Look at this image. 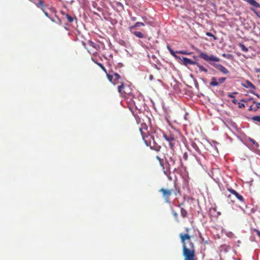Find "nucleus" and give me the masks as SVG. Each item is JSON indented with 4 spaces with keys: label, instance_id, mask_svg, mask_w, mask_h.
<instances>
[{
    "label": "nucleus",
    "instance_id": "864d4df0",
    "mask_svg": "<svg viewBox=\"0 0 260 260\" xmlns=\"http://www.w3.org/2000/svg\"><path fill=\"white\" fill-rule=\"evenodd\" d=\"M189 245H190V248L191 247H192V248L193 247V244L192 242H190Z\"/></svg>",
    "mask_w": 260,
    "mask_h": 260
},
{
    "label": "nucleus",
    "instance_id": "6e6d98bb",
    "mask_svg": "<svg viewBox=\"0 0 260 260\" xmlns=\"http://www.w3.org/2000/svg\"><path fill=\"white\" fill-rule=\"evenodd\" d=\"M256 148H258L259 147V144L256 142L255 143V144H254Z\"/></svg>",
    "mask_w": 260,
    "mask_h": 260
},
{
    "label": "nucleus",
    "instance_id": "c85d7f7f",
    "mask_svg": "<svg viewBox=\"0 0 260 260\" xmlns=\"http://www.w3.org/2000/svg\"><path fill=\"white\" fill-rule=\"evenodd\" d=\"M170 53H171V54L172 55H173L174 57H175L176 58H179V59H180V57H179V56L177 55L176 54V53H177L176 52H175L174 51V50L173 49H171L170 51Z\"/></svg>",
    "mask_w": 260,
    "mask_h": 260
},
{
    "label": "nucleus",
    "instance_id": "4468645a",
    "mask_svg": "<svg viewBox=\"0 0 260 260\" xmlns=\"http://www.w3.org/2000/svg\"><path fill=\"white\" fill-rule=\"evenodd\" d=\"M211 82H210V85L212 86H217L219 85V83L218 81H217L216 78L215 77H213L211 79Z\"/></svg>",
    "mask_w": 260,
    "mask_h": 260
},
{
    "label": "nucleus",
    "instance_id": "4c0bfd02",
    "mask_svg": "<svg viewBox=\"0 0 260 260\" xmlns=\"http://www.w3.org/2000/svg\"><path fill=\"white\" fill-rule=\"evenodd\" d=\"M248 140L251 142L252 143V144L253 145H254L255 144V143H256V142L253 139L251 138H248Z\"/></svg>",
    "mask_w": 260,
    "mask_h": 260
},
{
    "label": "nucleus",
    "instance_id": "c03bdc74",
    "mask_svg": "<svg viewBox=\"0 0 260 260\" xmlns=\"http://www.w3.org/2000/svg\"><path fill=\"white\" fill-rule=\"evenodd\" d=\"M149 80H150V81L153 80V79H154L153 76V75H149Z\"/></svg>",
    "mask_w": 260,
    "mask_h": 260
},
{
    "label": "nucleus",
    "instance_id": "473e14b6",
    "mask_svg": "<svg viewBox=\"0 0 260 260\" xmlns=\"http://www.w3.org/2000/svg\"><path fill=\"white\" fill-rule=\"evenodd\" d=\"M156 158L157 160H158L159 161L160 166L161 167H163V164H162V160L161 159V158L158 156H156Z\"/></svg>",
    "mask_w": 260,
    "mask_h": 260
},
{
    "label": "nucleus",
    "instance_id": "20e7f679",
    "mask_svg": "<svg viewBox=\"0 0 260 260\" xmlns=\"http://www.w3.org/2000/svg\"><path fill=\"white\" fill-rule=\"evenodd\" d=\"M50 19L56 24L61 23V20L56 15V11L53 8L50 7Z\"/></svg>",
    "mask_w": 260,
    "mask_h": 260
},
{
    "label": "nucleus",
    "instance_id": "7c9ffc66",
    "mask_svg": "<svg viewBox=\"0 0 260 260\" xmlns=\"http://www.w3.org/2000/svg\"><path fill=\"white\" fill-rule=\"evenodd\" d=\"M225 80H226V78L221 77V78H219L218 79V82L219 84H221V83H223Z\"/></svg>",
    "mask_w": 260,
    "mask_h": 260
},
{
    "label": "nucleus",
    "instance_id": "bb28decb",
    "mask_svg": "<svg viewBox=\"0 0 260 260\" xmlns=\"http://www.w3.org/2000/svg\"><path fill=\"white\" fill-rule=\"evenodd\" d=\"M170 53H171V54L172 55H173L174 57H175L176 58H179V59H180V57H179V56L177 55L176 54V53H177L176 52H175L174 51V50L173 49H171L170 51Z\"/></svg>",
    "mask_w": 260,
    "mask_h": 260
},
{
    "label": "nucleus",
    "instance_id": "aec40b11",
    "mask_svg": "<svg viewBox=\"0 0 260 260\" xmlns=\"http://www.w3.org/2000/svg\"><path fill=\"white\" fill-rule=\"evenodd\" d=\"M162 168H163V171H164V174L168 177V178H169L170 180H172L171 177H170V169H169L168 167L167 169H166V170H165V168L164 167V166L162 167Z\"/></svg>",
    "mask_w": 260,
    "mask_h": 260
},
{
    "label": "nucleus",
    "instance_id": "7ed1b4c3",
    "mask_svg": "<svg viewBox=\"0 0 260 260\" xmlns=\"http://www.w3.org/2000/svg\"><path fill=\"white\" fill-rule=\"evenodd\" d=\"M183 255L184 260H194V250L187 247L186 245H183Z\"/></svg>",
    "mask_w": 260,
    "mask_h": 260
},
{
    "label": "nucleus",
    "instance_id": "de8ad7c7",
    "mask_svg": "<svg viewBox=\"0 0 260 260\" xmlns=\"http://www.w3.org/2000/svg\"><path fill=\"white\" fill-rule=\"evenodd\" d=\"M250 92H251V93H252V94H253L255 95L257 97L259 98V94H258L256 93L255 92H254V91H251Z\"/></svg>",
    "mask_w": 260,
    "mask_h": 260
},
{
    "label": "nucleus",
    "instance_id": "ea45409f",
    "mask_svg": "<svg viewBox=\"0 0 260 260\" xmlns=\"http://www.w3.org/2000/svg\"><path fill=\"white\" fill-rule=\"evenodd\" d=\"M249 111H257V109L256 108H252V106H250L249 109H248Z\"/></svg>",
    "mask_w": 260,
    "mask_h": 260
},
{
    "label": "nucleus",
    "instance_id": "0eeeda50",
    "mask_svg": "<svg viewBox=\"0 0 260 260\" xmlns=\"http://www.w3.org/2000/svg\"><path fill=\"white\" fill-rule=\"evenodd\" d=\"M32 2L38 8H40L42 9L46 16L49 17L48 12L45 11L46 6L44 5L43 1L34 0Z\"/></svg>",
    "mask_w": 260,
    "mask_h": 260
},
{
    "label": "nucleus",
    "instance_id": "052dcab7",
    "mask_svg": "<svg viewBox=\"0 0 260 260\" xmlns=\"http://www.w3.org/2000/svg\"><path fill=\"white\" fill-rule=\"evenodd\" d=\"M186 117H187V114H186L185 115L184 117V119H187V118H186Z\"/></svg>",
    "mask_w": 260,
    "mask_h": 260
},
{
    "label": "nucleus",
    "instance_id": "1a4fd4ad",
    "mask_svg": "<svg viewBox=\"0 0 260 260\" xmlns=\"http://www.w3.org/2000/svg\"><path fill=\"white\" fill-rule=\"evenodd\" d=\"M228 190L231 193L234 194L239 200L240 201H244L243 197L241 195L239 194L236 190L232 188L229 189Z\"/></svg>",
    "mask_w": 260,
    "mask_h": 260
},
{
    "label": "nucleus",
    "instance_id": "6ab92c4d",
    "mask_svg": "<svg viewBox=\"0 0 260 260\" xmlns=\"http://www.w3.org/2000/svg\"><path fill=\"white\" fill-rule=\"evenodd\" d=\"M92 60L94 63L98 64L99 67H100L102 69L103 71H104L105 73H107V70L103 64L95 61L93 58H92Z\"/></svg>",
    "mask_w": 260,
    "mask_h": 260
},
{
    "label": "nucleus",
    "instance_id": "393cba45",
    "mask_svg": "<svg viewBox=\"0 0 260 260\" xmlns=\"http://www.w3.org/2000/svg\"><path fill=\"white\" fill-rule=\"evenodd\" d=\"M239 46L240 47L241 50L245 52H247L248 50V48L243 44H241V43H240L239 44Z\"/></svg>",
    "mask_w": 260,
    "mask_h": 260
},
{
    "label": "nucleus",
    "instance_id": "f3484780",
    "mask_svg": "<svg viewBox=\"0 0 260 260\" xmlns=\"http://www.w3.org/2000/svg\"><path fill=\"white\" fill-rule=\"evenodd\" d=\"M191 146L198 153L202 155L201 151L196 143L194 142L192 143Z\"/></svg>",
    "mask_w": 260,
    "mask_h": 260
},
{
    "label": "nucleus",
    "instance_id": "f704fd0d",
    "mask_svg": "<svg viewBox=\"0 0 260 260\" xmlns=\"http://www.w3.org/2000/svg\"><path fill=\"white\" fill-rule=\"evenodd\" d=\"M252 100V98H250V99H243L241 102H244V103H246V102H247L248 101H250V100Z\"/></svg>",
    "mask_w": 260,
    "mask_h": 260
},
{
    "label": "nucleus",
    "instance_id": "a211bd4d",
    "mask_svg": "<svg viewBox=\"0 0 260 260\" xmlns=\"http://www.w3.org/2000/svg\"><path fill=\"white\" fill-rule=\"evenodd\" d=\"M145 24L143 22H137L134 25L130 27V29H134L136 27H139L140 26H144Z\"/></svg>",
    "mask_w": 260,
    "mask_h": 260
},
{
    "label": "nucleus",
    "instance_id": "c756f323",
    "mask_svg": "<svg viewBox=\"0 0 260 260\" xmlns=\"http://www.w3.org/2000/svg\"><path fill=\"white\" fill-rule=\"evenodd\" d=\"M252 119L253 121H257L260 122V116H255L252 117Z\"/></svg>",
    "mask_w": 260,
    "mask_h": 260
},
{
    "label": "nucleus",
    "instance_id": "a19ab883",
    "mask_svg": "<svg viewBox=\"0 0 260 260\" xmlns=\"http://www.w3.org/2000/svg\"><path fill=\"white\" fill-rule=\"evenodd\" d=\"M187 157H188V155H187V153H184L183 154V158L185 160H187Z\"/></svg>",
    "mask_w": 260,
    "mask_h": 260
},
{
    "label": "nucleus",
    "instance_id": "e433bc0d",
    "mask_svg": "<svg viewBox=\"0 0 260 260\" xmlns=\"http://www.w3.org/2000/svg\"><path fill=\"white\" fill-rule=\"evenodd\" d=\"M253 103H254V104H256V109H257V110L258 109H259V108H260V102H259V103H256L255 101H253Z\"/></svg>",
    "mask_w": 260,
    "mask_h": 260
},
{
    "label": "nucleus",
    "instance_id": "72a5a7b5",
    "mask_svg": "<svg viewBox=\"0 0 260 260\" xmlns=\"http://www.w3.org/2000/svg\"><path fill=\"white\" fill-rule=\"evenodd\" d=\"M239 105V108H242L245 107V105L243 103H242L241 102L238 103Z\"/></svg>",
    "mask_w": 260,
    "mask_h": 260
},
{
    "label": "nucleus",
    "instance_id": "8fccbe9b",
    "mask_svg": "<svg viewBox=\"0 0 260 260\" xmlns=\"http://www.w3.org/2000/svg\"><path fill=\"white\" fill-rule=\"evenodd\" d=\"M167 48L168 50L170 51L171 49H172L169 45H167Z\"/></svg>",
    "mask_w": 260,
    "mask_h": 260
},
{
    "label": "nucleus",
    "instance_id": "a18cd8bd",
    "mask_svg": "<svg viewBox=\"0 0 260 260\" xmlns=\"http://www.w3.org/2000/svg\"><path fill=\"white\" fill-rule=\"evenodd\" d=\"M251 10L252 11H254V13L256 14V15H257L259 18H260V15L258 14V13L257 12H256L255 11H254V9H251Z\"/></svg>",
    "mask_w": 260,
    "mask_h": 260
},
{
    "label": "nucleus",
    "instance_id": "3c124183",
    "mask_svg": "<svg viewBox=\"0 0 260 260\" xmlns=\"http://www.w3.org/2000/svg\"><path fill=\"white\" fill-rule=\"evenodd\" d=\"M196 160H197V161L200 164L201 163V161H200V159L199 158H198V157L196 156Z\"/></svg>",
    "mask_w": 260,
    "mask_h": 260
},
{
    "label": "nucleus",
    "instance_id": "603ef678",
    "mask_svg": "<svg viewBox=\"0 0 260 260\" xmlns=\"http://www.w3.org/2000/svg\"><path fill=\"white\" fill-rule=\"evenodd\" d=\"M131 20H132V21H135V20H136V17H132L131 18Z\"/></svg>",
    "mask_w": 260,
    "mask_h": 260
},
{
    "label": "nucleus",
    "instance_id": "9d476101",
    "mask_svg": "<svg viewBox=\"0 0 260 260\" xmlns=\"http://www.w3.org/2000/svg\"><path fill=\"white\" fill-rule=\"evenodd\" d=\"M159 191L162 192L164 197L166 198H169L171 194V191L169 189H165L164 188H161Z\"/></svg>",
    "mask_w": 260,
    "mask_h": 260
},
{
    "label": "nucleus",
    "instance_id": "5fc2aeb1",
    "mask_svg": "<svg viewBox=\"0 0 260 260\" xmlns=\"http://www.w3.org/2000/svg\"><path fill=\"white\" fill-rule=\"evenodd\" d=\"M255 70L256 73H260V69H255Z\"/></svg>",
    "mask_w": 260,
    "mask_h": 260
},
{
    "label": "nucleus",
    "instance_id": "0e129e2a",
    "mask_svg": "<svg viewBox=\"0 0 260 260\" xmlns=\"http://www.w3.org/2000/svg\"><path fill=\"white\" fill-rule=\"evenodd\" d=\"M240 243V241H238V243Z\"/></svg>",
    "mask_w": 260,
    "mask_h": 260
},
{
    "label": "nucleus",
    "instance_id": "f8f14e48",
    "mask_svg": "<svg viewBox=\"0 0 260 260\" xmlns=\"http://www.w3.org/2000/svg\"><path fill=\"white\" fill-rule=\"evenodd\" d=\"M242 85L245 88H251L253 89H255V86L249 81L246 80Z\"/></svg>",
    "mask_w": 260,
    "mask_h": 260
},
{
    "label": "nucleus",
    "instance_id": "2eb2a0df",
    "mask_svg": "<svg viewBox=\"0 0 260 260\" xmlns=\"http://www.w3.org/2000/svg\"><path fill=\"white\" fill-rule=\"evenodd\" d=\"M199 69V70L200 72H204L205 73H207L208 72V70L207 69H206L205 67H204L203 66L200 64L198 62H196V63L195 64Z\"/></svg>",
    "mask_w": 260,
    "mask_h": 260
},
{
    "label": "nucleus",
    "instance_id": "9b49d317",
    "mask_svg": "<svg viewBox=\"0 0 260 260\" xmlns=\"http://www.w3.org/2000/svg\"><path fill=\"white\" fill-rule=\"evenodd\" d=\"M180 237L183 245H186L185 241V240H189L190 239L189 235L188 234H183L181 233L180 234Z\"/></svg>",
    "mask_w": 260,
    "mask_h": 260
},
{
    "label": "nucleus",
    "instance_id": "f03ea898",
    "mask_svg": "<svg viewBox=\"0 0 260 260\" xmlns=\"http://www.w3.org/2000/svg\"><path fill=\"white\" fill-rule=\"evenodd\" d=\"M143 139L146 145L149 146L151 149H153L156 151L160 150L161 147L158 145L157 140L154 138V136L148 135L146 137L143 136Z\"/></svg>",
    "mask_w": 260,
    "mask_h": 260
},
{
    "label": "nucleus",
    "instance_id": "79ce46f5",
    "mask_svg": "<svg viewBox=\"0 0 260 260\" xmlns=\"http://www.w3.org/2000/svg\"><path fill=\"white\" fill-rule=\"evenodd\" d=\"M254 231L257 233V235L260 237V231L256 229H254Z\"/></svg>",
    "mask_w": 260,
    "mask_h": 260
},
{
    "label": "nucleus",
    "instance_id": "680f3d73",
    "mask_svg": "<svg viewBox=\"0 0 260 260\" xmlns=\"http://www.w3.org/2000/svg\"><path fill=\"white\" fill-rule=\"evenodd\" d=\"M142 18L144 20H146L147 19L146 17H143Z\"/></svg>",
    "mask_w": 260,
    "mask_h": 260
},
{
    "label": "nucleus",
    "instance_id": "cd10ccee",
    "mask_svg": "<svg viewBox=\"0 0 260 260\" xmlns=\"http://www.w3.org/2000/svg\"><path fill=\"white\" fill-rule=\"evenodd\" d=\"M170 53H171V54L172 55H173L174 57H175L176 58H179V59H180V57H179V56L177 55L176 54V53H177L176 52H175L174 51V50L173 49H171L170 51Z\"/></svg>",
    "mask_w": 260,
    "mask_h": 260
},
{
    "label": "nucleus",
    "instance_id": "423d86ee",
    "mask_svg": "<svg viewBox=\"0 0 260 260\" xmlns=\"http://www.w3.org/2000/svg\"><path fill=\"white\" fill-rule=\"evenodd\" d=\"M113 79L114 81L117 80V82H118V83H121V85L118 86V91L120 93L122 94L123 93L122 90L124 87V84L122 82L119 81V80L121 79V76L118 73H115L113 75Z\"/></svg>",
    "mask_w": 260,
    "mask_h": 260
},
{
    "label": "nucleus",
    "instance_id": "49530a36",
    "mask_svg": "<svg viewBox=\"0 0 260 260\" xmlns=\"http://www.w3.org/2000/svg\"><path fill=\"white\" fill-rule=\"evenodd\" d=\"M195 86L197 88H199V84L197 80L194 81Z\"/></svg>",
    "mask_w": 260,
    "mask_h": 260
},
{
    "label": "nucleus",
    "instance_id": "412c9836",
    "mask_svg": "<svg viewBox=\"0 0 260 260\" xmlns=\"http://www.w3.org/2000/svg\"><path fill=\"white\" fill-rule=\"evenodd\" d=\"M133 34L139 38H143L144 37V35L140 31H134Z\"/></svg>",
    "mask_w": 260,
    "mask_h": 260
},
{
    "label": "nucleus",
    "instance_id": "39448f33",
    "mask_svg": "<svg viewBox=\"0 0 260 260\" xmlns=\"http://www.w3.org/2000/svg\"><path fill=\"white\" fill-rule=\"evenodd\" d=\"M155 134H156V136L158 137L159 135L160 137L162 135V136L168 142H171L174 140V138L171 135L169 136H167L164 133H163L161 130L159 129L155 132Z\"/></svg>",
    "mask_w": 260,
    "mask_h": 260
},
{
    "label": "nucleus",
    "instance_id": "2f4dec72",
    "mask_svg": "<svg viewBox=\"0 0 260 260\" xmlns=\"http://www.w3.org/2000/svg\"><path fill=\"white\" fill-rule=\"evenodd\" d=\"M237 93H238V92H234L233 93H229L228 96V97L232 98V99H234L235 98V96L234 95V94H236Z\"/></svg>",
    "mask_w": 260,
    "mask_h": 260
},
{
    "label": "nucleus",
    "instance_id": "09e8293b",
    "mask_svg": "<svg viewBox=\"0 0 260 260\" xmlns=\"http://www.w3.org/2000/svg\"><path fill=\"white\" fill-rule=\"evenodd\" d=\"M170 146L171 148H173L174 147V143H172V142H169Z\"/></svg>",
    "mask_w": 260,
    "mask_h": 260
},
{
    "label": "nucleus",
    "instance_id": "ddd939ff",
    "mask_svg": "<svg viewBox=\"0 0 260 260\" xmlns=\"http://www.w3.org/2000/svg\"><path fill=\"white\" fill-rule=\"evenodd\" d=\"M167 165L169 169H170V167L172 166H174L175 164V159L173 157H169V159L167 160Z\"/></svg>",
    "mask_w": 260,
    "mask_h": 260
},
{
    "label": "nucleus",
    "instance_id": "4be33fe9",
    "mask_svg": "<svg viewBox=\"0 0 260 260\" xmlns=\"http://www.w3.org/2000/svg\"><path fill=\"white\" fill-rule=\"evenodd\" d=\"M66 17L68 21L70 23L72 22L74 20V18L73 17H72V16L69 15V14H66Z\"/></svg>",
    "mask_w": 260,
    "mask_h": 260
},
{
    "label": "nucleus",
    "instance_id": "c9c22d12",
    "mask_svg": "<svg viewBox=\"0 0 260 260\" xmlns=\"http://www.w3.org/2000/svg\"><path fill=\"white\" fill-rule=\"evenodd\" d=\"M172 214L174 215V216L175 217V218L177 219L178 214L175 211H174V210H172Z\"/></svg>",
    "mask_w": 260,
    "mask_h": 260
},
{
    "label": "nucleus",
    "instance_id": "a878e982",
    "mask_svg": "<svg viewBox=\"0 0 260 260\" xmlns=\"http://www.w3.org/2000/svg\"><path fill=\"white\" fill-rule=\"evenodd\" d=\"M176 52H177V53L185 54V55H190L191 53V52H188L187 51H184V50L177 51H176Z\"/></svg>",
    "mask_w": 260,
    "mask_h": 260
},
{
    "label": "nucleus",
    "instance_id": "bf43d9fd",
    "mask_svg": "<svg viewBox=\"0 0 260 260\" xmlns=\"http://www.w3.org/2000/svg\"><path fill=\"white\" fill-rule=\"evenodd\" d=\"M118 66H119V67H122L123 64L122 63H119Z\"/></svg>",
    "mask_w": 260,
    "mask_h": 260
},
{
    "label": "nucleus",
    "instance_id": "f257e3e1",
    "mask_svg": "<svg viewBox=\"0 0 260 260\" xmlns=\"http://www.w3.org/2000/svg\"><path fill=\"white\" fill-rule=\"evenodd\" d=\"M199 57L204 60L207 61L211 66L214 67L217 70L224 74H228L230 72L224 66L219 63H216L215 62H218L220 59L213 55H208L207 53L199 51Z\"/></svg>",
    "mask_w": 260,
    "mask_h": 260
},
{
    "label": "nucleus",
    "instance_id": "6e6552de",
    "mask_svg": "<svg viewBox=\"0 0 260 260\" xmlns=\"http://www.w3.org/2000/svg\"><path fill=\"white\" fill-rule=\"evenodd\" d=\"M180 59L182 61L183 64L185 66H187L189 64L195 65L197 62L196 61H193L191 59L188 58L186 57H182V58H180Z\"/></svg>",
    "mask_w": 260,
    "mask_h": 260
},
{
    "label": "nucleus",
    "instance_id": "e2e57ef3",
    "mask_svg": "<svg viewBox=\"0 0 260 260\" xmlns=\"http://www.w3.org/2000/svg\"><path fill=\"white\" fill-rule=\"evenodd\" d=\"M193 58H194L195 59H197V57L196 56H194V55L193 56Z\"/></svg>",
    "mask_w": 260,
    "mask_h": 260
},
{
    "label": "nucleus",
    "instance_id": "13d9d810",
    "mask_svg": "<svg viewBox=\"0 0 260 260\" xmlns=\"http://www.w3.org/2000/svg\"><path fill=\"white\" fill-rule=\"evenodd\" d=\"M154 67L155 69H157V70H159V69L158 68V67L157 66V65L156 64H154Z\"/></svg>",
    "mask_w": 260,
    "mask_h": 260
},
{
    "label": "nucleus",
    "instance_id": "4d7b16f0",
    "mask_svg": "<svg viewBox=\"0 0 260 260\" xmlns=\"http://www.w3.org/2000/svg\"><path fill=\"white\" fill-rule=\"evenodd\" d=\"M151 57L153 59H156V57L154 55H152Z\"/></svg>",
    "mask_w": 260,
    "mask_h": 260
},
{
    "label": "nucleus",
    "instance_id": "dca6fc26",
    "mask_svg": "<svg viewBox=\"0 0 260 260\" xmlns=\"http://www.w3.org/2000/svg\"><path fill=\"white\" fill-rule=\"evenodd\" d=\"M106 73L107 75V78L112 84H113L114 85L118 84V82H115V81H114L113 75L108 74L107 72Z\"/></svg>",
    "mask_w": 260,
    "mask_h": 260
},
{
    "label": "nucleus",
    "instance_id": "b1692460",
    "mask_svg": "<svg viewBox=\"0 0 260 260\" xmlns=\"http://www.w3.org/2000/svg\"><path fill=\"white\" fill-rule=\"evenodd\" d=\"M181 215L183 218L186 217L187 215V211L182 208H181Z\"/></svg>",
    "mask_w": 260,
    "mask_h": 260
},
{
    "label": "nucleus",
    "instance_id": "5701e85b",
    "mask_svg": "<svg viewBox=\"0 0 260 260\" xmlns=\"http://www.w3.org/2000/svg\"><path fill=\"white\" fill-rule=\"evenodd\" d=\"M222 56L229 59H232L233 58V55L231 54L223 53Z\"/></svg>",
    "mask_w": 260,
    "mask_h": 260
},
{
    "label": "nucleus",
    "instance_id": "37998d69",
    "mask_svg": "<svg viewBox=\"0 0 260 260\" xmlns=\"http://www.w3.org/2000/svg\"><path fill=\"white\" fill-rule=\"evenodd\" d=\"M232 102H233L234 104H238V101H237V100H236V99H235V98H234V99L233 100Z\"/></svg>",
    "mask_w": 260,
    "mask_h": 260
},
{
    "label": "nucleus",
    "instance_id": "58836bf2",
    "mask_svg": "<svg viewBox=\"0 0 260 260\" xmlns=\"http://www.w3.org/2000/svg\"><path fill=\"white\" fill-rule=\"evenodd\" d=\"M206 35L209 37H213L214 38V39H216V38L213 36V35L209 32H208L206 33Z\"/></svg>",
    "mask_w": 260,
    "mask_h": 260
}]
</instances>
